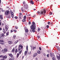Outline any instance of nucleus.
Wrapping results in <instances>:
<instances>
[{
	"label": "nucleus",
	"mask_w": 60,
	"mask_h": 60,
	"mask_svg": "<svg viewBox=\"0 0 60 60\" xmlns=\"http://www.w3.org/2000/svg\"><path fill=\"white\" fill-rule=\"evenodd\" d=\"M1 0H0V4H1Z\"/></svg>",
	"instance_id": "61"
},
{
	"label": "nucleus",
	"mask_w": 60,
	"mask_h": 60,
	"mask_svg": "<svg viewBox=\"0 0 60 60\" xmlns=\"http://www.w3.org/2000/svg\"><path fill=\"white\" fill-rule=\"evenodd\" d=\"M12 52H14V51H15V49H14V48H13L12 49Z\"/></svg>",
	"instance_id": "33"
},
{
	"label": "nucleus",
	"mask_w": 60,
	"mask_h": 60,
	"mask_svg": "<svg viewBox=\"0 0 60 60\" xmlns=\"http://www.w3.org/2000/svg\"><path fill=\"white\" fill-rule=\"evenodd\" d=\"M2 30V29L0 27V31H1Z\"/></svg>",
	"instance_id": "52"
},
{
	"label": "nucleus",
	"mask_w": 60,
	"mask_h": 60,
	"mask_svg": "<svg viewBox=\"0 0 60 60\" xmlns=\"http://www.w3.org/2000/svg\"><path fill=\"white\" fill-rule=\"evenodd\" d=\"M13 30V31L14 32H15V33L16 32H17V31L15 30Z\"/></svg>",
	"instance_id": "39"
},
{
	"label": "nucleus",
	"mask_w": 60,
	"mask_h": 60,
	"mask_svg": "<svg viewBox=\"0 0 60 60\" xmlns=\"http://www.w3.org/2000/svg\"><path fill=\"white\" fill-rule=\"evenodd\" d=\"M24 19H26V16H24Z\"/></svg>",
	"instance_id": "37"
},
{
	"label": "nucleus",
	"mask_w": 60,
	"mask_h": 60,
	"mask_svg": "<svg viewBox=\"0 0 60 60\" xmlns=\"http://www.w3.org/2000/svg\"><path fill=\"white\" fill-rule=\"evenodd\" d=\"M2 52H3V53H5V52L4 50H3L2 51Z\"/></svg>",
	"instance_id": "29"
},
{
	"label": "nucleus",
	"mask_w": 60,
	"mask_h": 60,
	"mask_svg": "<svg viewBox=\"0 0 60 60\" xmlns=\"http://www.w3.org/2000/svg\"><path fill=\"white\" fill-rule=\"evenodd\" d=\"M10 13H11L12 12V11H11V10H10Z\"/></svg>",
	"instance_id": "58"
},
{
	"label": "nucleus",
	"mask_w": 60,
	"mask_h": 60,
	"mask_svg": "<svg viewBox=\"0 0 60 60\" xmlns=\"http://www.w3.org/2000/svg\"><path fill=\"white\" fill-rule=\"evenodd\" d=\"M15 38H16V35H14L13 36V39H15Z\"/></svg>",
	"instance_id": "23"
},
{
	"label": "nucleus",
	"mask_w": 60,
	"mask_h": 60,
	"mask_svg": "<svg viewBox=\"0 0 60 60\" xmlns=\"http://www.w3.org/2000/svg\"><path fill=\"white\" fill-rule=\"evenodd\" d=\"M30 32H32V29H31L30 30Z\"/></svg>",
	"instance_id": "54"
},
{
	"label": "nucleus",
	"mask_w": 60,
	"mask_h": 60,
	"mask_svg": "<svg viewBox=\"0 0 60 60\" xmlns=\"http://www.w3.org/2000/svg\"><path fill=\"white\" fill-rule=\"evenodd\" d=\"M39 49L40 50H41V47H39Z\"/></svg>",
	"instance_id": "48"
},
{
	"label": "nucleus",
	"mask_w": 60,
	"mask_h": 60,
	"mask_svg": "<svg viewBox=\"0 0 60 60\" xmlns=\"http://www.w3.org/2000/svg\"><path fill=\"white\" fill-rule=\"evenodd\" d=\"M17 52H18V50H17V49H16L15 50V53H16Z\"/></svg>",
	"instance_id": "26"
},
{
	"label": "nucleus",
	"mask_w": 60,
	"mask_h": 60,
	"mask_svg": "<svg viewBox=\"0 0 60 60\" xmlns=\"http://www.w3.org/2000/svg\"><path fill=\"white\" fill-rule=\"evenodd\" d=\"M19 48H21L20 49H22L23 48V46L21 45H19Z\"/></svg>",
	"instance_id": "7"
},
{
	"label": "nucleus",
	"mask_w": 60,
	"mask_h": 60,
	"mask_svg": "<svg viewBox=\"0 0 60 60\" xmlns=\"http://www.w3.org/2000/svg\"><path fill=\"white\" fill-rule=\"evenodd\" d=\"M5 29L6 30V31H7V30H8V26H7V25H6L5 26Z\"/></svg>",
	"instance_id": "5"
},
{
	"label": "nucleus",
	"mask_w": 60,
	"mask_h": 60,
	"mask_svg": "<svg viewBox=\"0 0 60 60\" xmlns=\"http://www.w3.org/2000/svg\"><path fill=\"white\" fill-rule=\"evenodd\" d=\"M2 32H4L3 33H4V34H5L6 31H5V29H4V28H3V29Z\"/></svg>",
	"instance_id": "8"
},
{
	"label": "nucleus",
	"mask_w": 60,
	"mask_h": 60,
	"mask_svg": "<svg viewBox=\"0 0 60 60\" xmlns=\"http://www.w3.org/2000/svg\"><path fill=\"white\" fill-rule=\"evenodd\" d=\"M50 56L51 57H53V56H54V55H53L51 53H50Z\"/></svg>",
	"instance_id": "24"
},
{
	"label": "nucleus",
	"mask_w": 60,
	"mask_h": 60,
	"mask_svg": "<svg viewBox=\"0 0 60 60\" xmlns=\"http://www.w3.org/2000/svg\"><path fill=\"white\" fill-rule=\"evenodd\" d=\"M11 32H13V30H11Z\"/></svg>",
	"instance_id": "62"
},
{
	"label": "nucleus",
	"mask_w": 60,
	"mask_h": 60,
	"mask_svg": "<svg viewBox=\"0 0 60 60\" xmlns=\"http://www.w3.org/2000/svg\"><path fill=\"white\" fill-rule=\"evenodd\" d=\"M30 4H34V3H33V1L32 0H31L30 1Z\"/></svg>",
	"instance_id": "16"
},
{
	"label": "nucleus",
	"mask_w": 60,
	"mask_h": 60,
	"mask_svg": "<svg viewBox=\"0 0 60 60\" xmlns=\"http://www.w3.org/2000/svg\"><path fill=\"white\" fill-rule=\"evenodd\" d=\"M14 58L13 57H11V59H10V60H14Z\"/></svg>",
	"instance_id": "18"
},
{
	"label": "nucleus",
	"mask_w": 60,
	"mask_h": 60,
	"mask_svg": "<svg viewBox=\"0 0 60 60\" xmlns=\"http://www.w3.org/2000/svg\"><path fill=\"white\" fill-rule=\"evenodd\" d=\"M18 51H19V50H20V48H19L18 49Z\"/></svg>",
	"instance_id": "57"
},
{
	"label": "nucleus",
	"mask_w": 60,
	"mask_h": 60,
	"mask_svg": "<svg viewBox=\"0 0 60 60\" xmlns=\"http://www.w3.org/2000/svg\"><path fill=\"white\" fill-rule=\"evenodd\" d=\"M29 24H31V22H30L29 21Z\"/></svg>",
	"instance_id": "56"
},
{
	"label": "nucleus",
	"mask_w": 60,
	"mask_h": 60,
	"mask_svg": "<svg viewBox=\"0 0 60 60\" xmlns=\"http://www.w3.org/2000/svg\"><path fill=\"white\" fill-rule=\"evenodd\" d=\"M48 25H49V24H50V22H48Z\"/></svg>",
	"instance_id": "46"
},
{
	"label": "nucleus",
	"mask_w": 60,
	"mask_h": 60,
	"mask_svg": "<svg viewBox=\"0 0 60 60\" xmlns=\"http://www.w3.org/2000/svg\"><path fill=\"white\" fill-rule=\"evenodd\" d=\"M4 33H3L2 34H0V36L2 38H4Z\"/></svg>",
	"instance_id": "4"
},
{
	"label": "nucleus",
	"mask_w": 60,
	"mask_h": 60,
	"mask_svg": "<svg viewBox=\"0 0 60 60\" xmlns=\"http://www.w3.org/2000/svg\"><path fill=\"white\" fill-rule=\"evenodd\" d=\"M9 10H7L5 12V14L6 15H8L9 14Z\"/></svg>",
	"instance_id": "3"
},
{
	"label": "nucleus",
	"mask_w": 60,
	"mask_h": 60,
	"mask_svg": "<svg viewBox=\"0 0 60 60\" xmlns=\"http://www.w3.org/2000/svg\"><path fill=\"white\" fill-rule=\"evenodd\" d=\"M33 24V25H34L35 24V23H34V22H32Z\"/></svg>",
	"instance_id": "53"
},
{
	"label": "nucleus",
	"mask_w": 60,
	"mask_h": 60,
	"mask_svg": "<svg viewBox=\"0 0 60 60\" xmlns=\"http://www.w3.org/2000/svg\"><path fill=\"white\" fill-rule=\"evenodd\" d=\"M15 19H18V17L17 16L15 17Z\"/></svg>",
	"instance_id": "41"
},
{
	"label": "nucleus",
	"mask_w": 60,
	"mask_h": 60,
	"mask_svg": "<svg viewBox=\"0 0 60 60\" xmlns=\"http://www.w3.org/2000/svg\"><path fill=\"white\" fill-rule=\"evenodd\" d=\"M35 49H36V47H35L34 46V47H32V46L31 47V50H32V49L34 50V49L35 50Z\"/></svg>",
	"instance_id": "6"
},
{
	"label": "nucleus",
	"mask_w": 60,
	"mask_h": 60,
	"mask_svg": "<svg viewBox=\"0 0 60 60\" xmlns=\"http://www.w3.org/2000/svg\"><path fill=\"white\" fill-rule=\"evenodd\" d=\"M52 60H56V58H55V57L54 56V57H52Z\"/></svg>",
	"instance_id": "20"
},
{
	"label": "nucleus",
	"mask_w": 60,
	"mask_h": 60,
	"mask_svg": "<svg viewBox=\"0 0 60 60\" xmlns=\"http://www.w3.org/2000/svg\"><path fill=\"white\" fill-rule=\"evenodd\" d=\"M49 14L50 15H52V13L51 12H50Z\"/></svg>",
	"instance_id": "47"
},
{
	"label": "nucleus",
	"mask_w": 60,
	"mask_h": 60,
	"mask_svg": "<svg viewBox=\"0 0 60 60\" xmlns=\"http://www.w3.org/2000/svg\"><path fill=\"white\" fill-rule=\"evenodd\" d=\"M44 60H48L47 59H45Z\"/></svg>",
	"instance_id": "60"
},
{
	"label": "nucleus",
	"mask_w": 60,
	"mask_h": 60,
	"mask_svg": "<svg viewBox=\"0 0 60 60\" xmlns=\"http://www.w3.org/2000/svg\"><path fill=\"white\" fill-rule=\"evenodd\" d=\"M26 48L27 50H28V46H27Z\"/></svg>",
	"instance_id": "45"
},
{
	"label": "nucleus",
	"mask_w": 60,
	"mask_h": 60,
	"mask_svg": "<svg viewBox=\"0 0 60 60\" xmlns=\"http://www.w3.org/2000/svg\"><path fill=\"white\" fill-rule=\"evenodd\" d=\"M28 29H26L25 30V32H26V33H27V32H28Z\"/></svg>",
	"instance_id": "22"
},
{
	"label": "nucleus",
	"mask_w": 60,
	"mask_h": 60,
	"mask_svg": "<svg viewBox=\"0 0 60 60\" xmlns=\"http://www.w3.org/2000/svg\"><path fill=\"white\" fill-rule=\"evenodd\" d=\"M20 15H22V14L21 13H20Z\"/></svg>",
	"instance_id": "59"
},
{
	"label": "nucleus",
	"mask_w": 60,
	"mask_h": 60,
	"mask_svg": "<svg viewBox=\"0 0 60 60\" xmlns=\"http://www.w3.org/2000/svg\"><path fill=\"white\" fill-rule=\"evenodd\" d=\"M59 56H57V59H58V60H59V59H60V55H59Z\"/></svg>",
	"instance_id": "13"
},
{
	"label": "nucleus",
	"mask_w": 60,
	"mask_h": 60,
	"mask_svg": "<svg viewBox=\"0 0 60 60\" xmlns=\"http://www.w3.org/2000/svg\"><path fill=\"white\" fill-rule=\"evenodd\" d=\"M57 49L58 50V51H60V49L59 48V47H57Z\"/></svg>",
	"instance_id": "25"
},
{
	"label": "nucleus",
	"mask_w": 60,
	"mask_h": 60,
	"mask_svg": "<svg viewBox=\"0 0 60 60\" xmlns=\"http://www.w3.org/2000/svg\"><path fill=\"white\" fill-rule=\"evenodd\" d=\"M44 13H46V10H44Z\"/></svg>",
	"instance_id": "42"
},
{
	"label": "nucleus",
	"mask_w": 60,
	"mask_h": 60,
	"mask_svg": "<svg viewBox=\"0 0 60 60\" xmlns=\"http://www.w3.org/2000/svg\"><path fill=\"white\" fill-rule=\"evenodd\" d=\"M36 60H38V59L37 58H36Z\"/></svg>",
	"instance_id": "64"
},
{
	"label": "nucleus",
	"mask_w": 60,
	"mask_h": 60,
	"mask_svg": "<svg viewBox=\"0 0 60 60\" xmlns=\"http://www.w3.org/2000/svg\"><path fill=\"white\" fill-rule=\"evenodd\" d=\"M4 50L5 52H7V49H5Z\"/></svg>",
	"instance_id": "28"
},
{
	"label": "nucleus",
	"mask_w": 60,
	"mask_h": 60,
	"mask_svg": "<svg viewBox=\"0 0 60 60\" xmlns=\"http://www.w3.org/2000/svg\"><path fill=\"white\" fill-rule=\"evenodd\" d=\"M9 56H10V57H13V55H12L11 54H9Z\"/></svg>",
	"instance_id": "14"
},
{
	"label": "nucleus",
	"mask_w": 60,
	"mask_h": 60,
	"mask_svg": "<svg viewBox=\"0 0 60 60\" xmlns=\"http://www.w3.org/2000/svg\"><path fill=\"white\" fill-rule=\"evenodd\" d=\"M37 37L38 38H40V36H37Z\"/></svg>",
	"instance_id": "50"
},
{
	"label": "nucleus",
	"mask_w": 60,
	"mask_h": 60,
	"mask_svg": "<svg viewBox=\"0 0 60 60\" xmlns=\"http://www.w3.org/2000/svg\"><path fill=\"white\" fill-rule=\"evenodd\" d=\"M46 27L47 28H48L49 27V26L47 25L46 26Z\"/></svg>",
	"instance_id": "51"
},
{
	"label": "nucleus",
	"mask_w": 60,
	"mask_h": 60,
	"mask_svg": "<svg viewBox=\"0 0 60 60\" xmlns=\"http://www.w3.org/2000/svg\"><path fill=\"white\" fill-rule=\"evenodd\" d=\"M24 7H25V8H28V6L27 4H26L24 5Z\"/></svg>",
	"instance_id": "11"
},
{
	"label": "nucleus",
	"mask_w": 60,
	"mask_h": 60,
	"mask_svg": "<svg viewBox=\"0 0 60 60\" xmlns=\"http://www.w3.org/2000/svg\"><path fill=\"white\" fill-rule=\"evenodd\" d=\"M0 44H1L4 45V42H2V43H0Z\"/></svg>",
	"instance_id": "34"
},
{
	"label": "nucleus",
	"mask_w": 60,
	"mask_h": 60,
	"mask_svg": "<svg viewBox=\"0 0 60 60\" xmlns=\"http://www.w3.org/2000/svg\"><path fill=\"white\" fill-rule=\"evenodd\" d=\"M37 13L38 14H43V12L42 11H37Z\"/></svg>",
	"instance_id": "2"
},
{
	"label": "nucleus",
	"mask_w": 60,
	"mask_h": 60,
	"mask_svg": "<svg viewBox=\"0 0 60 60\" xmlns=\"http://www.w3.org/2000/svg\"><path fill=\"white\" fill-rule=\"evenodd\" d=\"M19 41L17 40V41H15L14 42V43L15 44H17V43Z\"/></svg>",
	"instance_id": "19"
},
{
	"label": "nucleus",
	"mask_w": 60,
	"mask_h": 60,
	"mask_svg": "<svg viewBox=\"0 0 60 60\" xmlns=\"http://www.w3.org/2000/svg\"><path fill=\"white\" fill-rule=\"evenodd\" d=\"M7 58V56L5 55L3 57V58H4V59H6V58Z\"/></svg>",
	"instance_id": "10"
},
{
	"label": "nucleus",
	"mask_w": 60,
	"mask_h": 60,
	"mask_svg": "<svg viewBox=\"0 0 60 60\" xmlns=\"http://www.w3.org/2000/svg\"><path fill=\"white\" fill-rule=\"evenodd\" d=\"M3 56V55L0 56V57L1 58V57H2Z\"/></svg>",
	"instance_id": "49"
},
{
	"label": "nucleus",
	"mask_w": 60,
	"mask_h": 60,
	"mask_svg": "<svg viewBox=\"0 0 60 60\" xmlns=\"http://www.w3.org/2000/svg\"><path fill=\"white\" fill-rule=\"evenodd\" d=\"M37 52L38 54H40V53H41V51H38Z\"/></svg>",
	"instance_id": "27"
},
{
	"label": "nucleus",
	"mask_w": 60,
	"mask_h": 60,
	"mask_svg": "<svg viewBox=\"0 0 60 60\" xmlns=\"http://www.w3.org/2000/svg\"><path fill=\"white\" fill-rule=\"evenodd\" d=\"M4 42V41L2 40H0V43H1L2 42Z\"/></svg>",
	"instance_id": "21"
},
{
	"label": "nucleus",
	"mask_w": 60,
	"mask_h": 60,
	"mask_svg": "<svg viewBox=\"0 0 60 60\" xmlns=\"http://www.w3.org/2000/svg\"><path fill=\"white\" fill-rule=\"evenodd\" d=\"M12 17V18H14V16L13 15H11Z\"/></svg>",
	"instance_id": "55"
},
{
	"label": "nucleus",
	"mask_w": 60,
	"mask_h": 60,
	"mask_svg": "<svg viewBox=\"0 0 60 60\" xmlns=\"http://www.w3.org/2000/svg\"><path fill=\"white\" fill-rule=\"evenodd\" d=\"M11 13V15H13V12H12V13Z\"/></svg>",
	"instance_id": "43"
},
{
	"label": "nucleus",
	"mask_w": 60,
	"mask_h": 60,
	"mask_svg": "<svg viewBox=\"0 0 60 60\" xmlns=\"http://www.w3.org/2000/svg\"><path fill=\"white\" fill-rule=\"evenodd\" d=\"M40 29H38V31H40Z\"/></svg>",
	"instance_id": "63"
},
{
	"label": "nucleus",
	"mask_w": 60,
	"mask_h": 60,
	"mask_svg": "<svg viewBox=\"0 0 60 60\" xmlns=\"http://www.w3.org/2000/svg\"><path fill=\"white\" fill-rule=\"evenodd\" d=\"M32 27H30V28L31 29H32V31L33 32H35V26L34 25H31Z\"/></svg>",
	"instance_id": "1"
},
{
	"label": "nucleus",
	"mask_w": 60,
	"mask_h": 60,
	"mask_svg": "<svg viewBox=\"0 0 60 60\" xmlns=\"http://www.w3.org/2000/svg\"><path fill=\"white\" fill-rule=\"evenodd\" d=\"M49 54H48L47 55V57H49Z\"/></svg>",
	"instance_id": "32"
},
{
	"label": "nucleus",
	"mask_w": 60,
	"mask_h": 60,
	"mask_svg": "<svg viewBox=\"0 0 60 60\" xmlns=\"http://www.w3.org/2000/svg\"><path fill=\"white\" fill-rule=\"evenodd\" d=\"M0 19H3V15H0Z\"/></svg>",
	"instance_id": "12"
},
{
	"label": "nucleus",
	"mask_w": 60,
	"mask_h": 60,
	"mask_svg": "<svg viewBox=\"0 0 60 60\" xmlns=\"http://www.w3.org/2000/svg\"><path fill=\"white\" fill-rule=\"evenodd\" d=\"M19 53H18L17 54V58L18 57H19Z\"/></svg>",
	"instance_id": "30"
},
{
	"label": "nucleus",
	"mask_w": 60,
	"mask_h": 60,
	"mask_svg": "<svg viewBox=\"0 0 60 60\" xmlns=\"http://www.w3.org/2000/svg\"><path fill=\"white\" fill-rule=\"evenodd\" d=\"M27 51H25L24 53V55L25 56H26V54H27Z\"/></svg>",
	"instance_id": "15"
},
{
	"label": "nucleus",
	"mask_w": 60,
	"mask_h": 60,
	"mask_svg": "<svg viewBox=\"0 0 60 60\" xmlns=\"http://www.w3.org/2000/svg\"><path fill=\"white\" fill-rule=\"evenodd\" d=\"M15 28H16V29H18V26H15Z\"/></svg>",
	"instance_id": "40"
},
{
	"label": "nucleus",
	"mask_w": 60,
	"mask_h": 60,
	"mask_svg": "<svg viewBox=\"0 0 60 60\" xmlns=\"http://www.w3.org/2000/svg\"><path fill=\"white\" fill-rule=\"evenodd\" d=\"M8 42L10 44H11L12 43V41H8Z\"/></svg>",
	"instance_id": "17"
},
{
	"label": "nucleus",
	"mask_w": 60,
	"mask_h": 60,
	"mask_svg": "<svg viewBox=\"0 0 60 60\" xmlns=\"http://www.w3.org/2000/svg\"><path fill=\"white\" fill-rule=\"evenodd\" d=\"M22 50H21L19 52V54H21V52H22Z\"/></svg>",
	"instance_id": "38"
},
{
	"label": "nucleus",
	"mask_w": 60,
	"mask_h": 60,
	"mask_svg": "<svg viewBox=\"0 0 60 60\" xmlns=\"http://www.w3.org/2000/svg\"><path fill=\"white\" fill-rule=\"evenodd\" d=\"M37 55V53H35L33 55V57H35Z\"/></svg>",
	"instance_id": "9"
},
{
	"label": "nucleus",
	"mask_w": 60,
	"mask_h": 60,
	"mask_svg": "<svg viewBox=\"0 0 60 60\" xmlns=\"http://www.w3.org/2000/svg\"><path fill=\"white\" fill-rule=\"evenodd\" d=\"M23 4H26V2L25 1H24L23 3Z\"/></svg>",
	"instance_id": "36"
},
{
	"label": "nucleus",
	"mask_w": 60,
	"mask_h": 60,
	"mask_svg": "<svg viewBox=\"0 0 60 60\" xmlns=\"http://www.w3.org/2000/svg\"><path fill=\"white\" fill-rule=\"evenodd\" d=\"M9 33L8 32H7L6 33V35L7 36V35H8V34Z\"/></svg>",
	"instance_id": "44"
},
{
	"label": "nucleus",
	"mask_w": 60,
	"mask_h": 60,
	"mask_svg": "<svg viewBox=\"0 0 60 60\" xmlns=\"http://www.w3.org/2000/svg\"><path fill=\"white\" fill-rule=\"evenodd\" d=\"M24 9L23 8H21V11H24Z\"/></svg>",
	"instance_id": "31"
},
{
	"label": "nucleus",
	"mask_w": 60,
	"mask_h": 60,
	"mask_svg": "<svg viewBox=\"0 0 60 60\" xmlns=\"http://www.w3.org/2000/svg\"><path fill=\"white\" fill-rule=\"evenodd\" d=\"M25 21H26V20L25 19H23L22 20V22H25Z\"/></svg>",
	"instance_id": "35"
}]
</instances>
